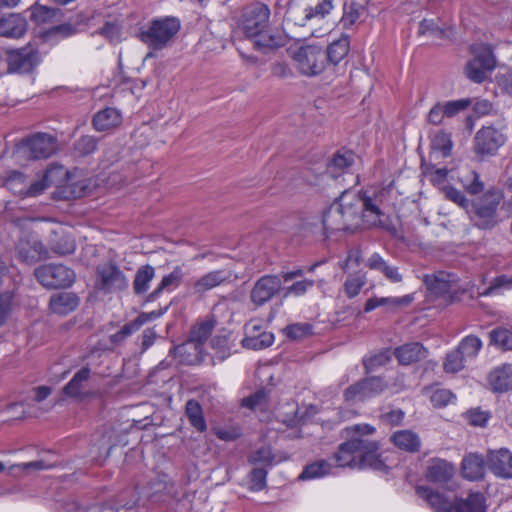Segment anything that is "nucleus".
<instances>
[{"label": "nucleus", "instance_id": "f257e3e1", "mask_svg": "<svg viewBox=\"0 0 512 512\" xmlns=\"http://www.w3.org/2000/svg\"><path fill=\"white\" fill-rule=\"evenodd\" d=\"M375 431V427L369 424H355L346 427L343 432L348 439L339 444L337 450L330 457L333 467L387 470L388 467L379 453V442L366 438V436L374 434Z\"/></svg>", "mask_w": 512, "mask_h": 512}, {"label": "nucleus", "instance_id": "f03ea898", "mask_svg": "<svg viewBox=\"0 0 512 512\" xmlns=\"http://www.w3.org/2000/svg\"><path fill=\"white\" fill-rule=\"evenodd\" d=\"M366 207L359 193L343 192L322 216L325 235L335 232H356L360 229L376 228L366 222Z\"/></svg>", "mask_w": 512, "mask_h": 512}, {"label": "nucleus", "instance_id": "7ed1b4c3", "mask_svg": "<svg viewBox=\"0 0 512 512\" xmlns=\"http://www.w3.org/2000/svg\"><path fill=\"white\" fill-rule=\"evenodd\" d=\"M180 26L176 17L157 18L141 27L137 36L151 50H162L172 42Z\"/></svg>", "mask_w": 512, "mask_h": 512}, {"label": "nucleus", "instance_id": "20e7f679", "mask_svg": "<svg viewBox=\"0 0 512 512\" xmlns=\"http://www.w3.org/2000/svg\"><path fill=\"white\" fill-rule=\"evenodd\" d=\"M501 200L502 194L496 190H489L473 200L467 213L474 225L484 230L494 228L498 224L497 209Z\"/></svg>", "mask_w": 512, "mask_h": 512}, {"label": "nucleus", "instance_id": "39448f33", "mask_svg": "<svg viewBox=\"0 0 512 512\" xmlns=\"http://www.w3.org/2000/svg\"><path fill=\"white\" fill-rule=\"evenodd\" d=\"M4 60L7 64V73L18 75H30L35 72L42 62L38 48L28 43L20 48L6 49Z\"/></svg>", "mask_w": 512, "mask_h": 512}, {"label": "nucleus", "instance_id": "423d86ee", "mask_svg": "<svg viewBox=\"0 0 512 512\" xmlns=\"http://www.w3.org/2000/svg\"><path fill=\"white\" fill-rule=\"evenodd\" d=\"M96 278L94 287L103 293H116L125 291L129 287V281L120 267L108 261L99 264L95 270Z\"/></svg>", "mask_w": 512, "mask_h": 512}, {"label": "nucleus", "instance_id": "0eeeda50", "mask_svg": "<svg viewBox=\"0 0 512 512\" xmlns=\"http://www.w3.org/2000/svg\"><path fill=\"white\" fill-rule=\"evenodd\" d=\"M390 190L387 188H381L373 191L369 194L368 191H359V195L366 207V222L369 226H376L387 230L390 233H395L396 229L394 226L386 224L382 217L384 216L383 207L385 206Z\"/></svg>", "mask_w": 512, "mask_h": 512}, {"label": "nucleus", "instance_id": "6e6552de", "mask_svg": "<svg viewBox=\"0 0 512 512\" xmlns=\"http://www.w3.org/2000/svg\"><path fill=\"white\" fill-rule=\"evenodd\" d=\"M292 58L299 73L305 76H316L326 67L325 51L316 45L300 47Z\"/></svg>", "mask_w": 512, "mask_h": 512}, {"label": "nucleus", "instance_id": "1a4fd4ad", "mask_svg": "<svg viewBox=\"0 0 512 512\" xmlns=\"http://www.w3.org/2000/svg\"><path fill=\"white\" fill-rule=\"evenodd\" d=\"M38 282L46 288H66L75 281V272L63 264H45L35 269Z\"/></svg>", "mask_w": 512, "mask_h": 512}, {"label": "nucleus", "instance_id": "9d476101", "mask_svg": "<svg viewBox=\"0 0 512 512\" xmlns=\"http://www.w3.org/2000/svg\"><path fill=\"white\" fill-rule=\"evenodd\" d=\"M270 18V9L268 5L262 2H253L245 6L242 10L240 19V28L247 38L268 28Z\"/></svg>", "mask_w": 512, "mask_h": 512}, {"label": "nucleus", "instance_id": "9b49d317", "mask_svg": "<svg viewBox=\"0 0 512 512\" xmlns=\"http://www.w3.org/2000/svg\"><path fill=\"white\" fill-rule=\"evenodd\" d=\"M387 387L388 384L383 377L370 376L347 387L343 392V397L348 403L361 402L381 394Z\"/></svg>", "mask_w": 512, "mask_h": 512}, {"label": "nucleus", "instance_id": "f8f14e48", "mask_svg": "<svg viewBox=\"0 0 512 512\" xmlns=\"http://www.w3.org/2000/svg\"><path fill=\"white\" fill-rule=\"evenodd\" d=\"M506 142L505 135L493 126H484L474 136V152L481 157L493 156Z\"/></svg>", "mask_w": 512, "mask_h": 512}, {"label": "nucleus", "instance_id": "ddd939ff", "mask_svg": "<svg viewBox=\"0 0 512 512\" xmlns=\"http://www.w3.org/2000/svg\"><path fill=\"white\" fill-rule=\"evenodd\" d=\"M282 291L279 275L266 274L254 283L250 291V300L255 307H262Z\"/></svg>", "mask_w": 512, "mask_h": 512}, {"label": "nucleus", "instance_id": "4468645a", "mask_svg": "<svg viewBox=\"0 0 512 512\" xmlns=\"http://www.w3.org/2000/svg\"><path fill=\"white\" fill-rule=\"evenodd\" d=\"M24 152L28 159H47L57 150V140L47 133H37L23 141Z\"/></svg>", "mask_w": 512, "mask_h": 512}, {"label": "nucleus", "instance_id": "2eb2a0df", "mask_svg": "<svg viewBox=\"0 0 512 512\" xmlns=\"http://www.w3.org/2000/svg\"><path fill=\"white\" fill-rule=\"evenodd\" d=\"M16 254L18 259L26 264H35L49 257L48 249L40 240L27 236L17 242Z\"/></svg>", "mask_w": 512, "mask_h": 512}, {"label": "nucleus", "instance_id": "dca6fc26", "mask_svg": "<svg viewBox=\"0 0 512 512\" xmlns=\"http://www.w3.org/2000/svg\"><path fill=\"white\" fill-rule=\"evenodd\" d=\"M486 464L495 476L503 479H512V452L509 449L488 450Z\"/></svg>", "mask_w": 512, "mask_h": 512}, {"label": "nucleus", "instance_id": "f3484780", "mask_svg": "<svg viewBox=\"0 0 512 512\" xmlns=\"http://www.w3.org/2000/svg\"><path fill=\"white\" fill-rule=\"evenodd\" d=\"M215 325L216 320L212 316L194 326L190 332L189 342L187 344L174 346L170 350V354H173L174 356H182L184 353H186L187 347L191 344H194L195 348H197V344H203L209 338Z\"/></svg>", "mask_w": 512, "mask_h": 512}, {"label": "nucleus", "instance_id": "a211bd4d", "mask_svg": "<svg viewBox=\"0 0 512 512\" xmlns=\"http://www.w3.org/2000/svg\"><path fill=\"white\" fill-rule=\"evenodd\" d=\"M231 274L226 270L210 271L191 284V294L202 297L206 292L229 281Z\"/></svg>", "mask_w": 512, "mask_h": 512}, {"label": "nucleus", "instance_id": "6ab92c4d", "mask_svg": "<svg viewBox=\"0 0 512 512\" xmlns=\"http://www.w3.org/2000/svg\"><path fill=\"white\" fill-rule=\"evenodd\" d=\"M274 342V335L271 332L262 330L259 324L246 325V336L242 340V346L247 349L261 350L271 346Z\"/></svg>", "mask_w": 512, "mask_h": 512}, {"label": "nucleus", "instance_id": "aec40b11", "mask_svg": "<svg viewBox=\"0 0 512 512\" xmlns=\"http://www.w3.org/2000/svg\"><path fill=\"white\" fill-rule=\"evenodd\" d=\"M416 494L427 502L434 512H452L454 509L455 501L452 502L446 495L428 486H417Z\"/></svg>", "mask_w": 512, "mask_h": 512}, {"label": "nucleus", "instance_id": "412c9836", "mask_svg": "<svg viewBox=\"0 0 512 512\" xmlns=\"http://www.w3.org/2000/svg\"><path fill=\"white\" fill-rule=\"evenodd\" d=\"M454 475V466L448 461L440 458L429 460L425 477L428 481L435 484H445L451 480Z\"/></svg>", "mask_w": 512, "mask_h": 512}, {"label": "nucleus", "instance_id": "4be33fe9", "mask_svg": "<svg viewBox=\"0 0 512 512\" xmlns=\"http://www.w3.org/2000/svg\"><path fill=\"white\" fill-rule=\"evenodd\" d=\"M486 466V458L477 452H471L462 459L461 473L465 479L477 481L484 477Z\"/></svg>", "mask_w": 512, "mask_h": 512}, {"label": "nucleus", "instance_id": "5701e85b", "mask_svg": "<svg viewBox=\"0 0 512 512\" xmlns=\"http://www.w3.org/2000/svg\"><path fill=\"white\" fill-rule=\"evenodd\" d=\"M427 349L419 342L407 343L397 347L393 354L399 364L410 365L416 363L427 356Z\"/></svg>", "mask_w": 512, "mask_h": 512}, {"label": "nucleus", "instance_id": "b1692460", "mask_svg": "<svg viewBox=\"0 0 512 512\" xmlns=\"http://www.w3.org/2000/svg\"><path fill=\"white\" fill-rule=\"evenodd\" d=\"M122 121L123 117L118 109L106 107L94 115L92 123L97 131L102 132L119 127Z\"/></svg>", "mask_w": 512, "mask_h": 512}, {"label": "nucleus", "instance_id": "393cba45", "mask_svg": "<svg viewBox=\"0 0 512 512\" xmlns=\"http://www.w3.org/2000/svg\"><path fill=\"white\" fill-rule=\"evenodd\" d=\"M79 297L72 292H60L53 294L49 300L50 310L58 315H67L79 305Z\"/></svg>", "mask_w": 512, "mask_h": 512}, {"label": "nucleus", "instance_id": "a878e982", "mask_svg": "<svg viewBox=\"0 0 512 512\" xmlns=\"http://www.w3.org/2000/svg\"><path fill=\"white\" fill-rule=\"evenodd\" d=\"M250 38L253 39L254 47L264 53L283 47L286 44V38L281 33L268 31L267 28L263 29L259 35H253Z\"/></svg>", "mask_w": 512, "mask_h": 512}, {"label": "nucleus", "instance_id": "bb28decb", "mask_svg": "<svg viewBox=\"0 0 512 512\" xmlns=\"http://www.w3.org/2000/svg\"><path fill=\"white\" fill-rule=\"evenodd\" d=\"M27 31V21L19 14H9L0 19V35L7 38H20Z\"/></svg>", "mask_w": 512, "mask_h": 512}, {"label": "nucleus", "instance_id": "cd10ccee", "mask_svg": "<svg viewBox=\"0 0 512 512\" xmlns=\"http://www.w3.org/2000/svg\"><path fill=\"white\" fill-rule=\"evenodd\" d=\"M91 369L88 366L82 367L78 370L72 379L63 387V393L71 398L83 399L88 396V393H84L83 389L85 384L90 379Z\"/></svg>", "mask_w": 512, "mask_h": 512}, {"label": "nucleus", "instance_id": "c85d7f7f", "mask_svg": "<svg viewBox=\"0 0 512 512\" xmlns=\"http://www.w3.org/2000/svg\"><path fill=\"white\" fill-rule=\"evenodd\" d=\"M184 278V272L180 266L174 267L171 273L165 275L158 286L147 295L146 301H155L163 291H172L178 288Z\"/></svg>", "mask_w": 512, "mask_h": 512}, {"label": "nucleus", "instance_id": "c756f323", "mask_svg": "<svg viewBox=\"0 0 512 512\" xmlns=\"http://www.w3.org/2000/svg\"><path fill=\"white\" fill-rule=\"evenodd\" d=\"M488 382L494 392H506L512 389V366L505 364L492 370Z\"/></svg>", "mask_w": 512, "mask_h": 512}, {"label": "nucleus", "instance_id": "7c9ffc66", "mask_svg": "<svg viewBox=\"0 0 512 512\" xmlns=\"http://www.w3.org/2000/svg\"><path fill=\"white\" fill-rule=\"evenodd\" d=\"M390 440L397 448L405 452L416 453L420 450L421 440L411 430L396 431L392 434Z\"/></svg>", "mask_w": 512, "mask_h": 512}, {"label": "nucleus", "instance_id": "2f4dec72", "mask_svg": "<svg viewBox=\"0 0 512 512\" xmlns=\"http://www.w3.org/2000/svg\"><path fill=\"white\" fill-rule=\"evenodd\" d=\"M366 267L370 270L381 272L389 281L398 283L402 281V275L399 273L398 268L389 265L380 254L373 253L366 261Z\"/></svg>", "mask_w": 512, "mask_h": 512}, {"label": "nucleus", "instance_id": "473e14b6", "mask_svg": "<svg viewBox=\"0 0 512 512\" xmlns=\"http://www.w3.org/2000/svg\"><path fill=\"white\" fill-rule=\"evenodd\" d=\"M454 512H486L485 497L481 492H471L466 498H457Z\"/></svg>", "mask_w": 512, "mask_h": 512}, {"label": "nucleus", "instance_id": "72a5a7b5", "mask_svg": "<svg viewBox=\"0 0 512 512\" xmlns=\"http://www.w3.org/2000/svg\"><path fill=\"white\" fill-rule=\"evenodd\" d=\"M155 273V268L149 264L142 265L136 270L132 283L135 295L140 296L147 293L150 283L155 277Z\"/></svg>", "mask_w": 512, "mask_h": 512}, {"label": "nucleus", "instance_id": "f704fd0d", "mask_svg": "<svg viewBox=\"0 0 512 512\" xmlns=\"http://www.w3.org/2000/svg\"><path fill=\"white\" fill-rule=\"evenodd\" d=\"M355 161V154L352 151L336 152L328 163V172L332 177L344 173Z\"/></svg>", "mask_w": 512, "mask_h": 512}, {"label": "nucleus", "instance_id": "c9c22d12", "mask_svg": "<svg viewBox=\"0 0 512 512\" xmlns=\"http://www.w3.org/2000/svg\"><path fill=\"white\" fill-rule=\"evenodd\" d=\"M185 414L189 423L198 432H205L207 424L204 418L203 409L200 403L195 399H189L185 405Z\"/></svg>", "mask_w": 512, "mask_h": 512}, {"label": "nucleus", "instance_id": "e433bc0d", "mask_svg": "<svg viewBox=\"0 0 512 512\" xmlns=\"http://www.w3.org/2000/svg\"><path fill=\"white\" fill-rule=\"evenodd\" d=\"M315 18L312 9L307 5L297 3L289 4L286 11V19L297 26H305L306 23Z\"/></svg>", "mask_w": 512, "mask_h": 512}, {"label": "nucleus", "instance_id": "4c0bfd02", "mask_svg": "<svg viewBox=\"0 0 512 512\" xmlns=\"http://www.w3.org/2000/svg\"><path fill=\"white\" fill-rule=\"evenodd\" d=\"M472 54L474 57L471 59L474 64H478L489 72L493 71L496 67V58L489 45H475L472 46Z\"/></svg>", "mask_w": 512, "mask_h": 512}, {"label": "nucleus", "instance_id": "58836bf2", "mask_svg": "<svg viewBox=\"0 0 512 512\" xmlns=\"http://www.w3.org/2000/svg\"><path fill=\"white\" fill-rule=\"evenodd\" d=\"M333 464L325 459L317 460L313 463L306 465L299 476L301 480L320 478L325 475L331 474Z\"/></svg>", "mask_w": 512, "mask_h": 512}, {"label": "nucleus", "instance_id": "ea45409f", "mask_svg": "<svg viewBox=\"0 0 512 512\" xmlns=\"http://www.w3.org/2000/svg\"><path fill=\"white\" fill-rule=\"evenodd\" d=\"M350 48V42L348 38H340L334 42H332L327 50L326 54V63L330 62L333 65H337L342 59H344Z\"/></svg>", "mask_w": 512, "mask_h": 512}, {"label": "nucleus", "instance_id": "a19ab883", "mask_svg": "<svg viewBox=\"0 0 512 512\" xmlns=\"http://www.w3.org/2000/svg\"><path fill=\"white\" fill-rule=\"evenodd\" d=\"M452 146L453 142L451 134L444 131H438L431 139V155L433 156L439 153L441 157L446 158L450 156Z\"/></svg>", "mask_w": 512, "mask_h": 512}, {"label": "nucleus", "instance_id": "79ce46f5", "mask_svg": "<svg viewBox=\"0 0 512 512\" xmlns=\"http://www.w3.org/2000/svg\"><path fill=\"white\" fill-rule=\"evenodd\" d=\"M452 30L448 27H440L433 19H423L419 23L418 34L428 35L434 39L445 40L450 37Z\"/></svg>", "mask_w": 512, "mask_h": 512}, {"label": "nucleus", "instance_id": "37998d69", "mask_svg": "<svg viewBox=\"0 0 512 512\" xmlns=\"http://www.w3.org/2000/svg\"><path fill=\"white\" fill-rule=\"evenodd\" d=\"M458 179L464 190L470 195H478L484 190V183L475 170L467 169Z\"/></svg>", "mask_w": 512, "mask_h": 512}, {"label": "nucleus", "instance_id": "c03bdc74", "mask_svg": "<svg viewBox=\"0 0 512 512\" xmlns=\"http://www.w3.org/2000/svg\"><path fill=\"white\" fill-rule=\"evenodd\" d=\"M449 172L447 168H437L434 164H428L424 167V174L428 177L431 184L441 192L443 187L450 186L446 184Z\"/></svg>", "mask_w": 512, "mask_h": 512}, {"label": "nucleus", "instance_id": "a18cd8bd", "mask_svg": "<svg viewBox=\"0 0 512 512\" xmlns=\"http://www.w3.org/2000/svg\"><path fill=\"white\" fill-rule=\"evenodd\" d=\"M30 19L36 24H43L57 18L61 11L58 8H51L42 5H34L30 8Z\"/></svg>", "mask_w": 512, "mask_h": 512}, {"label": "nucleus", "instance_id": "49530a36", "mask_svg": "<svg viewBox=\"0 0 512 512\" xmlns=\"http://www.w3.org/2000/svg\"><path fill=\"white\" fill-rule=\"evenodd\" d=\"M392 354L390 349H382L374 355L364 357L362 363L365 373L369 374L375 369L386 365L391 360Z\"/></svg>", "mask_w": 512, "mask_h": 512}, {"label": "nucleus", "instance_id": "de8ad7c7", "mask_svg": "<svg viewBox=\"0 0 512 512\" xmlns=\"http://www.w3.org/2000/svg\"><path fill=\"white\" fill-rule=\"evenodd\" d=\"M482 348V341L475 335H468L456 348L466 359L475 358Z\"/></svg>", "mask_w": 512, "mask_h": 512}, {"label": "nucleus", "instance_id": "09e8293b", "mask_svg": "<svg viewBox=\"0 0 512 512\" xmlns=\"http://www.w3.org/2000/svg\"><path fill=\"white\" fill-rule=\"evenodd\" d=\"M490 344L503 350H512V331L503 327H497L490 331Z\"/></svg>", "mask_w": 512, "mask_h": 512}, {"label": "nucleus", "instance_id": "8fccbe9b", "mask_svg": "<svg viewBox=\"0 0 512 512\" xmlns=\"http://www.w3.org/2000/svg\"><path fill=\"white\" fill-rule=\"evenodd\" d=\"M158 315L159 314L156 312H142L133 321L124 324L119 331L125 338H127L134 332L138 331L146 322L156 318Z\"/></svg>", "mask_w": 512, "mask_h": 512}, {"label": "nucleus", "instance_id": "3c124183", "mask_svg": "<svg viewBox=\"0 0 512 512\" xmlns=\"http://www.w3.org/2000/svg\"><path fill=\"white\" fill-rule=\"evenodd\" d=\"M4 185L14 194L23 196L27 186L26 176L22 172L13 170L9 172Z\"/></svg>", "mask_w": 512, "mask_h": 512}, {"label": "nucleus", "instance_id": "603ef678", "mask_svg": "<svg viewBox=\"0 0 512 512\" xmlns=\"http://www.w3.org/2000/svg\"><path fill=\"white\" fill-rule=\"evenodd\" d=\"M275 456L269 447H261L248 456V462L266 468L274 463Z\"/></svg>", "mask_w": 512, "mask_h": 512}, {"label": "nucleus", "instance_id": "864d4df0", "mask_svg": "<svg viewBox=\"0 0 512 512\" xmlns=\"http://www.w3.org/2000/svg\"><path fill=\"white\" fill-rule=\"evenodd\" d=\"M466 358L457 350H453L446 355L443 363V369L447 373H457L464 368Z\"/></svg>", "mask_w": 512, "mask_h": 512}, {"label": "nucleus", "instance_id": "5fc2aeb1", "mask_svg": "<svg viewBox=\"0 0 512 512\" xmlns=\"http://www.w3.org/2000/svg\"><path fill=\"white\" fill-rule=\"evenodd\" d=\"M363 7L357 2L345 3L341 23L344 28L352 26L360 17Z\"/></svg>", "mask_w": 512, "mask_h": 512}, {"label": "nucleus", "instance_id": "6e6d98bb", "mask_svg": "<svg viewBox=\"0 0 512 512\" xmlns=\"http://www.w3.org/2000/svg\"><path fill=\"white\" fill-rule=\"evenodd\" d=\"M442 193L447 200L454 202L466 212L469 210V207H471L472 201L466 198L462 191L451 185L449 187H443Z\"/></svg>", "mask_w": 512, "mask_h": 512}, {"label": "nucleus", "instance_id": "4d7b16f0", "mask_svg": "<svg viewBox=\"0 0 512 512\" xmlns=\"http://www.w3.org/2000/svg\"><path fill=\"white\" fill-rule=\"evenodd\" d=\"M464 417L471 426L485 427L488 420L491 418V413L477 407L469 409L464 414Z\"/></svg>", "mask_w": 512, "mask_h": 512}, {"label": "nucleus", "instance_id": "13d9d810", "mask_svg": "<svg viewBox=\"0 0 512 512\" xmlns=\"http://www.w3.org/2000/svg\"><path fill=\"white\" fill-rule=\"evenodd\" d=\"M285 333L288 338L298 340L312 335L313 326L309 323H295L288 325Z\"/></svg>", "mask_w": 512, "mask_h": 512}, {"label": "nucleus", "instance_id": "bf43d9fd", "mask_svg": "<svg viewBox=\"0 0 512 512\" xmlns=\"http://www.w3.org/2000/svg\"><path fill=\"white\" fill-rule=\"evenodd\" d=\"M472 104V100L469 98L459 99L453 101L442 102L444 114L447 118H452L460 112L466 110Z\"/></svg>", "mask_w": 512, "mask_h": 512}, {"label": "nucleus", "instance_id": "052dcab7", "mask_svg": "<svg viewBox=\"0 0 512 512\" xmlns=\"http://www.w3.org/2000/svg\"><path fill=\"white\" fill-rule=\"evenodd\" d=\"M366 284L365 276L351 275L344 283V291L348 298L357 296Z\"/></svg>", "mask_w": 512, "mask_h": 512}, {"label": "nucleus", "instance_id": "680f3d73", "mask_svg": "<svg viewBox=\"0 0 512 512\" xmlns=\"http://www.w3.org/2000/svg\"><path fill=\"white\" fill-rule=\"evenodd\" d=\"M268 471L264 467H256L249 474V487L252 491H261L266 487Z\"/></svg>", "mask_w": 512, "mask_h": 512}, {"label": "nucleus", "instance_id": "e2e57ef3", "mask_svg": "<svg viewBox=\"0 0 512 512\" xmlns=\"http://www.w3.org/2000/svg\"><path fill=\"white\" fill-rule=\"evenodd\" d=\"M14 307V293L6 291L0 294V326L9 318Z\"/></svg>", "mask_w": 512, "mask_h": 512}, {"label": "nucleus", "instance_id": "0e129e2a", "mask_svg": "<svg viewBox=\"0 0 512 512\" xmlns=\"http://www.w3.org/2000/svg\"><path fill=\"white\" fill-rule=\"evenodd\" d=\"M98 140L91 135L80 137L75 143V150L81 156H86L93 153L97 148Z\"/></svg>", "mask_w": 512, "mask_h": 512}, {"label": "nucleus", "instance_id": "69168bd1", "mask_svg": "<svg viewBox=\"0 0 512 512\" xmlns=\"http://www.w3.org/2000/svg\"><path fill=\"white\" fill-rule=\"evenodd\" d=\"M335 0H307V5L312 9L317 18H324L334 8Z\"/></svg>", "mask_w": 512, "mask_h": 512}, {"label": "nucleus", "instance_id": "338daca9", "mask_svg": "<svg viewBox=\"0 0 512 512\" xmlns=\"http://www.w3.org/2000/svg\"><path fill=\"white\" fill-rule=\"evenodd\" d=\"M314 286V280L304 279L301 281H297L290 286L285 287L283 297L286 298L290 295L294 296H302L304 295L310 288Z\"/></svg>", "mask_w": 512, "mask_h": 512}, {"label": "nucleus", "instance_id": "774afa93", "mask_svg": "<svg viewBox=\"0 0 512 512\" xmlns=\"http://www.w3.org/2000/svg\"><path fill=\"white\" fill-rule=\"evenodd\" d=\"M75 248V242L67 236L61 237L51 246V250L60 256L72 254L75 251Z\"/></svg>", "mask_w": 512, "mask_h": 512}]
</instances>
